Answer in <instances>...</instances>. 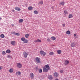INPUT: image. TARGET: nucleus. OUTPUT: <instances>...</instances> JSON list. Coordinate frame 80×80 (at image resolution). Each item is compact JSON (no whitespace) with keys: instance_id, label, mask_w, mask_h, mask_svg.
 <instances>
[{"instance_id":"nucleus-1","label":"nucleus","mask_w":80,"mask_h":80,"mask_svg":"<svg viewBox=\"0 0 80 80\" xmlns=\"http://www.w3.org/2000/svg\"><path fill=\"white\" fill-rule=\"evenodd\" d=\"M50 70V67L49 65L48 64L45 65L44 66V68L43 69V72H47L48 70Z\"/></svg>"},{"instance_id":"nucleus-2","label":"nucleus","mask_w":80,"mask_h":80,"mask_svg":"<svg viewBox=\"0 0 80 80\" xmlns=\"http://www.w3.org/2000/svg\"><path fill=\"white\" fill-rule=\"evenodd\" d=\"M21 40L22 41H23V43H27L28 42V40L27 39H25V38L22 37L21 38Z\"/></svg>"},{"instance_id":"nucleus-3","label":"nucleus","mask_w":80,"mask_h":80,"mask_svg":"<svg viewBox=\"0 0 80 80\" xmlns=\"http://www.w3.org/2000/svg\"><path fill=\"white\" fill-rule=\"evenodd\" d=\"M36 61L38 63H40L41 61H40V58L38 57H37L36 59Z\"/></svg>"},{"instance_id":"nucleus-4","label":"nucleus","mask_w":80,"mask_h":80,"mask_svg":"<svg viewBox=\"0 0 80 80\" xmlns=\"http://www.w3.org/2000/svg\"><path fill=\"white\" fill-rule=\"evenodd\" d=\"M17 67L18 68H21L22 67V64L20 63H17Z\"/></svg>"},{"instance_id":"nucleus-5","label":"nucleus","mask_w":80,"mask_h":80,"mask_svg":"<svg viewBox=\"0 0 80 80\" xmlns=\"http://www.w3.org/2000/svg\"><path fill=\"white\" fill-rule=\"evenodd\" d=\"M40 53L41 54V55H42L43 56H45V55H46L47 54L45 52L42 51H40Z\"/></svg>"},{"instance_id":"nucleus-6","label":"nucleus","mask_w":80,"mask_h":80,"mask_svg":"<svg viewBox=\"0 0 80 80\" xmlns=\"http://www.w3.org/2000/svg\"><path fill=\"white\" fill-rule=\"evenodd\" d=\"M23 55L25 58H27V56H28V53H27L26 52H24L23 53Z\"/></svg>"},{"instance_id":"nucleus-7","label":"nucleus","mask_w":80,"mask_h":80,"mask_svg":"<svg viewBox=\"0 0 80 80\" xmlns=\"http://www.w3.org/2000/svg\"><path fill=\"white\" fill-rule=\"evenodd\" d=\"M30 77H31V79H33V78H34V75L33 73H30Z\"/></svg>"},{"instance_id":"nucleus-8","label":"nucleus","mask_w":80,"mask_h":80,"mask_svg":"<svg viewBox=\"0 0 80 80\" xmlns=\"http://www.w3.org/2000/svg\"><path fill=\"white\" fill-rule=\"evenodd\" d=\"M75 46V42H73L71 43V44L70 45V46L71 47H73Z\"/></svg>"},{"instance_id":"nucleus-9","label":"nucleus","mask_w":80,"mask_h":80,"mask_svg":"<svg viewBox=\"0 0 80 80\" xmlns=\"http://www.w3.org/2000/svg\"><path fill=\"white\" fill-rule=\"evenodd\" d=\"M69 63V61L68 60H65L64 61V64L65 65H68Z\"/></svg>"},{"instance_id":"nucleus-10","label":"nucleus","mask_w":80,"mask_h":80,"mask_svg":"<svg viewBox=\"0 0 80 80\" xmlns=\"http://www.w3.org/2000/svg\"><path fill=\"white\" fill-rule=\"evenodd\" d=\"M64 4H65V2H64V1H63L62 2H61L59 3L60 5H64Z\"/></svg>"},{"instance_id":"nucleus-11","label":"nucleus","mask_w":80,"mask_h":80,"mask_svg":"<svg viewBox=\"0 0 80 80\" xmlns=\"http://www.w3.org/2000/svg\"><path fill=\"white\" fill-rule=\"evenodd\" d=\"M15 9L16 10H17V11H20L21 9L20 8H19L18 7H16L15 8Z\"/></svg>"},{"instance_id":"nucleus-12","label":"nucleus","mask_w":80,"mask_h":80,"mask_svg":"<svg viewBox=\"0 0 80 80\" xmlns=\"http://www.w3.org/2000/svg\"><path fill=\"white\" fill-rule=\"evenodd\" d=\"M11 43L12 45H15V41H13L11 42Z\"/></svg>"},{"instance_id":"nucleus-13","label":"nucleus","mask_w":80,"mask_h":80,"mask_svg":"<svg viewBox=\"0 0 80 80\" xmlns=\"http://www.w3.org/2000/svg\"><path fill=\"white\" fill-rule=\"evenodd\" d=\"M54 76L55 77H58V74L57 72H55L54 74Z\"/></svg>"},{"instance_id":"nucleus-14","label":"nucleus","mask_w":80,"mask_h":80,"mask_svg":"<svg viewBox=\"0 0 80 80\" xmlns=\"http://www.w3.org/2000/svg\"><path fill=\"white\" fill-rule=\"evenodd\" d=\"M16 74L17 75H21V72L18 71L16 72Z\"/></svg>"},{"instance_id":"nucleus-15","label":"nucleus","mask_w":80,"mask_h":80,"mask_svg":"<svg viewBox=\"0 0 80 80\" xmlns=\"http://www.w3.org/2000/svg\"><path fill=\"white\" fill-rule=\"evenodd\" d=\"M34 42H39V43H41L42 42V41L40 40V39H37L34 41Z\"/></svg>"},{"instance_id":"nucleus-16","label":"nucleus","mask_w":80,"mask_h":80,"mask_svg":"<svg viewBox=\"0 0 80 80\" xmlns=\"http://www.w3.org/2000/svg\"><path fill=\"white\" fill-rule=\"evenodd\" d=\"M6 52L7 53H11V51L10 49H8L6 51Z\"/></svg>"},{"instance_id":"nucleus-17","label":"nucleus","mask_w":80,"mask_h":80,"mask_svg":"<svg viewBox=\"0 0 80 80\" xmlns=\"http://www.w3.org/2000/svg\"><path fill=\"white\" fill-rule=\"evenodd\" d=\"M58 54H60L62 53V51L60 50H58L57 51Z\"/></svg>"},{"instance_id":"nucleus-18","label":"nucleus","mask_w":80,"mask_h":80,"mask_svg":"<svg viewBox=\"0 0 80 80\" xmlns=\"http://www.w3.org/2000/svg\"><path fill=\"white\" fill-rule=\"evenodd\" d=\"M43 0H41L39 2L38 4H40V5H43Z\"/></svg>"},{"instance_id":"nucleus-19","label":"nucleus","mask_w":80,"mask_h":80,"mask_svg":"<svg viewBox=\"0 0 80 80\" xmlns=\"http://www.w3.org/2000/svg\"><path fill=\"white\" fill-rule=\"evenodd\" d=\"M48 78L49 80H52V79H53V77H52V76L51 75L48 76Z\"/></svg>"},{"instance_id":"nucleus-20","label":"nucleus","mask_w":80,"mask_h":80,"mask_svg":"<svg viewBox=\"0 0 80 80\" xmlns=\"http://www.w3.org/2000/svg\"><path fill=\"white\" fill-rule=\"evenodd\" d=\"M9 72H10V73L13 72V69L10 68L9 69Z\"/></svg>"},{"instance_id":"nucleus-21","label":"nucleus","mask_w":80,"mask_h":80,"mask_svg":"<svg viewBox=\"0 0 80 80\" xmlns=\"http://www.w3.org/2000/svg\"><path fill=\"white\" fill-rule=\"evenodd\" d=\"M49 54L51 56L54 55V53H53V52H51L49 53Z\"/></svg>"},{"instance_id":"nucleus-22","label":"nucleus","mask_w":80,"mask_h":80,"mask_svg":"<svg viewBox=\"0 0 80 80\" xmlns=\"http://www.w3.org/2000/svg\"><path fill=\"white\" fill-rule=\"evenodd\" d=\"M72 17H73V15H72V14H70L69 15L68 18H72Z\"/></svg>"},{"instance_id":"nucleus-23","label":"nucleus","mask_w":80,"mask_h":80,"mask_svg":"<svg viewBox=\"0 0 80 80\" xmlns=\"http://www.w3.org/2000/svg\"><path fill=\"white\" fill-rule=\"evenodd\" d=\"M30 35L28 34H26L25 35V37L26 38H28V37H29Z\"/></svg>"},{"instance_id":"nucleus-24","label":"nucleus","mask_w":80,"mask_h":80,"mask_svg":"<svg viewBox=\"0 0 80 80\" xmlns=\"http://www.w3.org/2000/svg\"><path fill=\"white\" fill-rule=\"evenodd\" d=\"M33 9V8L32 7L30 6L28 8V10H32Z\"/></svg>"},{"instance_id":"nucleus-25","label":"nucleus","mask_w":80,"mask_h":80,"mask_svg":"<svg viewBox=\"0 0 80 80\" xmlns=\"http://www.w3.org/2000/svg\"><path fill=\"white\" fill-rule=\"evenodd\" d=\"M34 14L37 15V14H38V12L37 11L35 10L34 11Z\"/></svg>"},{"instance_id":"nucleus-26","label":"nucleus","mask_w":80,"mask_h":80,"mask_svg":"<svg viewBox=\"0 0 80 80\" xmlns=\"http://www.w3.org/2000/svg\"><path fill=\"white\" fill-rule=\"evenodd\" d=\"M66 34H67L68 35H70V31H67L66 32Z\"/></svg>"},{"instance_id":"nucleus-27","label":"nucleus","mask_w":80,"mask_h":80,"mask_svg":"<svg viewBox=\"0 0 80 80\" xmlns=\"http://www.w3.org/2000/svg\"><path fill=\"white\" fill-rule=\"evenodd\" d=\"M51 38L52 39V40H56V38H55V37H51Z\"/></svg>"},{"instance_id":"nucleus-28","label":"nucleus","mask_w":80,"mask_h":80,"mask_svg":"<svg viewBox=\"0 0 80 80\" xmlns=\"http://www.w3.org/2000/svg\"><path fill=\"white\" fill-rule=\"evenodd\" d=\"M0 37L1 38H4L5 37V35H4V34H2L0 35Z\"/></svg>"},{"instance_id":"nucleus-29","label":"nucleus","mask_w":80,"mask_h":80,"mask_svg":"<svg viewBox=\"0 0 80 80\" xmlns=\"http://www.w3.org/2000/svg\"><path fill=\"white\" fill-rule=\"evenodd\" d=\"M19 23H22V22H23V19H21L19 20Z\"/></svg>"},{"instance_id":"nucleus-30","label":"nucleus","mask_w":80,"mask_h":80,"mask_svg":"<svg viewBox=\"0 0 80 80\" xmlns=\"http://www.w3.org/2000/svg\"><path fill=\"white\" fill-rule=\"evenodd\" d=\"M39 73H42V69H39L38 70Z\"/></svg>"},{"instance_id":"nucleus-31","label":"nucleus","mask_w":80,"mask_h":80,"mask_svg":"<svg viewBox=\"0 0 80 80\" xmlns=\"http://www.w3.org/2000/svg\"><path fill=\"white\" fill-rule=\"evenodd\" d=\"M64 13L66 15H67V14H68V12H67V10L64 11Z\"/></svg>"},{"instance_id":"nucleus-32","label":"nucleus","mask_w":80,"mask_h":80,"mask_svg":"<svg viewBox=\"0 0 80 80\" xmlns=\"http://www.w3.org/2000/svg\"><path fill=\"white\" fill-rule=\"evenodd\" d=\"M8 57L9 58H12V57L10 55H8Z\"/></svg>"},{"instance_id":"nucleus-33","label":"nucleus","mask_w":80,"mask_h":80,"mask_svg":"<svg viewBox=\"0 0 80 80\" xmlns=\"http://www.w3.org/2000/svg\"><path fill=\"white\" fill-rule=\"evenodd\" d=\"M2 55H5L6 54V53H5V52L3 51L2 53Z\"/></svg>"},{"instance_id":"nucleus-34","label":"nucleus","mask_w":80,"mask_h":80,"mask_svg":"<svg viewBox=\"0 0 80 80\" xmlns=\"http://www.w3.org/2000/svg\"><path fill=\"white\" fill-rule=\"evenodd\" d=\"M47 40L48 42H51V41L50 40V39L48 38L47 39Z\"/></svg>"},{"instance_id":"nucleus-35","label":"nucleus","mask_w":80,"mask_h":80,"mask_svg":"<svg viewBox=\"0 0 80 80\" xmlns=\"http://www.w3.org/2000/svg\"><path fill=\"white\" fill-rule=\"evenodd\" d=\"M60 72V73H63V71L62 70H61Z\"/></svg>"},{"instance_id":"nucleus-36","label":"nucleus","mask_w":80,"mask_h":80,"mask_svg":"<svg viewBox=\"0 0 80 80\" xmlns=\"http://www.w3.org/2000/svg\"><path fill=\"white\" fill-rule=\"evenodd\" d=\"M62 25L63 27H65V24H62Z\"/></svg>"},{"instance_id":"nucleus-37","label":"nucleus","mask_w":80,"mask_h":80,"mask_svg":"<svg viewBox=\"0 0 80 80\" xmlns=\"http://www.w3.org/2000/svg\"><path fill=\"white\" fill-rule=\"evenodd\" d=\"M16 35L18 36H19V35H20V33H16Z\"/></svg>"},{"instance_id":"nucleus-38","label":"nucleus","mask_w":80,"mask_h":80,"mask_svg":"<svg viewBox=\"0 0 80 80\" xmlns=\"http://www.w3.org/2000/svg\"><path fill=\"white\" fill-rule=\"evenodd\" d=\"M17 33L15 32H12L13 34H14V35H16Z\"/></svg>"},{"instance_id":"nucleus-39","label":"nucleus","mask_w":80,"mask_h":80,"mask_svg":"<svg viewBox=\"0 0 80 80\" xmlns=\"http://www.w3.org/2000/svg\"><path fill=\"white\" fill-rule=\"evenodd\" d=\"M74 36H75V38L76 37H76V36H77V34H74Z\"/></svg>"},{"instance_id":"nucleus-40","label":"nucleus","mask_w":80,"mask_h":80,"mask_svg":"<svg viewBox=\"0 0 80 80\" xmlns=\"http://www.w3.org/2000/svg\"><path fill=\"white\" fill-rule=\"evenodd\" d=\"M12 12H15V10L13 9L12 10Z\"/></svg>"},{"instance_id":"nucleus-41","label":"nucleus","mask_w":80,"mask_h":80,"mask_svg":"<svg viewBox=\"0 0 80 80\" xmlns=\"http://www.w3.org/2000/svg\"><path fill=\"white\" fill-rule=\"evenodd\" d=\"M2 68H2L1 66H0V70H2Z\"/></svg>"},{"instance_id":"nucleus-42","label":"nucleus","mask_w":80,"mask_h":80,"mask_svg":"<svg viewBox=\"0 0 80 80\" xmlns=\"http://www.w3.org/2000/svg\"><path fill=\"white\" fill-rule=\"evenodd\" d=\"M54 8V7H53V6H52V9H53V8Z\"/></svg>"},{"instance_id":"nucleus-43","label":"nucleus","mask_w":80,"mask_h":80,"mask_svg":"<svg viewBox=\"0 0 80 80\" xmlns=\"http://www.w3.org/2000/svg\"><path fill=\"white\" fill-rule=\"evenodd\" d=\"M12 26H14V24H12Z\"/></svg>"},{"instance_id":"nucleus-44","label":"nucleus","mask_w":80,"mask_h":80,"mask_svg":"<svg viewBox=\"0 0 80 80\" xmlns=\"http://www.w3.org/2000/svg\"><path fill=\"white\" fill-rule=\"evenodd\" d=\"M1 19H2V18H1L0 17V20H1Z\"/></svg>"}]
</instances>
